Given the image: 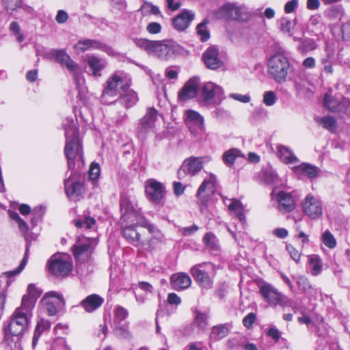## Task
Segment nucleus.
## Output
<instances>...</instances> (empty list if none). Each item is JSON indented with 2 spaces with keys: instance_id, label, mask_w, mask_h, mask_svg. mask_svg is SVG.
<instances>
[{
  "instance_id": "obj_48",
  "label": "nucleus",
  "mask_w": 350,
  "mask_h": 350,
  "mask_svg": "<svg viewBox=\"0 0 350 350\" xmlns=\"http://www.w3.org/2000/svg\"><path fill=\"white\" fill-rule=\"evenodd\" d=\"M51 327V323L48 320L40 319L36 323V326L35 328V332H37L42 335V334L46 331L49 330Z\"/></svg>"
},
{
  "instance_id": "obj_11",
  "label": "nucleus",
  "mask_w": 350,
  "mask_h": 350,
  "mask_svg": "<svg viewBox=\"0 0 350 350\" xmlns=\"http://www.w3.org/2000/svg\"><path fill=\"white\" fill-rule=\"evenodd\" d=\"M175 51V42L172 40H154L150 53L162 59L167 60Z\"/></svg>"
},
{
  "instance_id": "obj_41",
  "label": "nucleus",
  "mask_w": 350,
  "mask_h": 350,
  "mask_svg": "<svg viewBox=\"0 0 350 350\" xmlns=\"http://www.w3.org/2000/svg\"><path fill=\"white\" fill-rule=\"evenodd\" d=\"M194 314V323L202 329H205L208 325L207 314L198 310H196Z\"/></svg>"
},
{
  "instance_id": "obj_18",
  "label": "nucleus",
  "mask_w": 350,
  "mask_h": 350,
  "mask_svg": "<svg viewBox=\"0 0 350 350\" xmlns=\"http://www.w3.org/2000/svg\"><path fill=\"white\" fill-rule=\"evenodd\" d=\"M204 122V118L198 111L189 109L185 112V123L193 135L203 130Z\"/></svg>"
},
{
  "instance_id": "obj_27",
  "label": "nucleus",
  "mask_w": 350,
  "mask_h": 350,
  "mask_svg": "<svg viewBox=\"0 0 350 350\" xmlns=\"http://www.w3.org/2000/svg\"><path fill=\"white\" fill-rule=\"evenodd\" d=\"M159 115L158 111L154 107H148L144 116L140 119L139 125L142 129L148 130L154 126Z\"/></svg>"
},
{
  "instance_id": "obj_43",
  "label": "nucleus",
  "mask_w": 350,
  "mask_h": 350,
  "mask_svg": "<svg viewBox=\"0 0 350 350\" xmlns=\"http://www.w3.org/2000/svg\"><path fill=\"white\" fill-rule=\"evenodd\" d=\"M1 3L6 11L14 12L23 7V0H1Z\"/></svg>"
},
{
  "instance_id": "obj_20",
  "label": "nucleus",
  "mask_w": 350,
  "mask_h": 350,
  "mask_svg": "<svg viewBox=\"0 0 350 350\" xmlns=\"http://www.w3.org/2000/svg\"><path fill=\"white\" fill-rule=\"evenodd\" d=\"M217 16L227 21L239 20L241 18V8L232 3H227L219 8Z\"/></svg>"
},
{
  "instance_id": "obj_25",
  "label": "nucleus",
  "mask_w": 350,
  "mask_h": 350,
  "mask_svg": "<svg viewBox=\"0 0 350 350\" xmlns=\"http://www.w3.org/2000/svg\"><path fill=\"white\" fill-rule=\"evenodd\" d=\"M54 55L56 62L65 66L70 71L75 72L78 68L77 64L70 58L65 50H56Z\"/></svg>"
},
{
  "instance_id": "obj_38",
  "label": "nucleus",
  "mask_w": 350,
  "mask_h": 350,
  "mask_svg": "<svg viewBox=\"0 0 350 350\" xmlns=\"http://www.w3.org/2000/svg\"><path fill=\"white\" fill-rule=\"evenodd\" d=\"M309 264L311 267V274L314 276L318 275L322 271V260L318 255H311L309 256Z\"/></svg>"
},
{
  "instance_id": "obj_50",
  "label": "nucleus",
  "mask_w": 350,
  "mask_h": 350,
  "mask_svg": "<svg viewBox=\"0 0 350 350\" xmlns=\"http://www.w3.org/2000/svg\"><path fill=\"white\" fill-rule=\"evenodd\" d=\"M256 321V315L254 312H250L243 319V325L247 329H252L254 323Z\"/></svg>"
},
{
  "instance_id": "obj_54",
  "label": "nucleus",
  "mask_w": 350,
  "mask_h": 350,
  "mask_svg": "<svg viewBox=\"0 0 350 350\" xmlns=\"http://www.w3.org/2000/svg\"><path fill=\"white\" fill-rule=\"evenodd\" d=\"M292 23L291 21L287 18H283L280 22V29L284 33H288L289 36H292L291 33Z\"/></svg>"
},
{
  "instance_id": "obj_34",
  "label": "nucleus",
  "mask_w": 350,
  "mask_h": 350,
  "mask_svg": "<svg viewBox=\"0 0 350 350\" xmlns=\"http://www.w3.org/2000/svg\"><path fill=\"white\" fill-rule=\"evenodd\" d=\"M120 98L123 100L126 108H131L139 100L138 95L136 92L129 89L126 92H122L120 95Z\"/></svg>"
},
{
  "instance_id": "obj_14",
  "label": "nucleus",
  "mask_w": 350,
  "mask_h": 350,
  "mask_svg": "<svg viewBox=\"0 0 350 350\" xmlns=\"http://www.w3.org/2000/svg\"><path fill=\"white\" fill-rule=\"evenodd\" d=\"M204 157H190L184 160L180 168L178 171V176L181 178L186 174L194 176L203 167Z\"/></svg>"
},
{
  "instance_id": "obj_17",
  "label": "nucleus",
  "mask_w": 350,
  "mask_h": 350,
  "mask_svg": "<svg viewBox=\"0 0 350 350\" xmlns=\"http://www.w3.org/2000/svg\"><path fill=\"white\" fill-rule=\"evenodd\" d=\"M278 209L282 213L293 211L296 208V200L292 193L280 191L275 196Z\"/></svg>"
},
{
  "instance_id": "obj_45",
  "label": "nucleus",
  "mask_w": 350,
  "mask_h": 350,
  "mask_svg": "<svg viewBox=\"0 0 350 350\" xmlns=\"http://www.w3.org/2000/svg\"><path fill=\"white\" fill-rule=\"evenodd\" d=\"M136 46L150 53L154 40H150L146 38H135L133 40Z\"/></svg>"
},
{
  "instance_id": "obj_28",
  "label": "nucleus",
  "mask_w": 350,
  "mask_h": 350,
  "mask_svg": "<svg viewBox=\"0 0 350 350\" xmlns=\"http://www.w3.org/2000/svg\"><path fill=\"white\" fill-rule=\"evenodd\" d=\"M87 62L92 71V75L95 77H101L100 72L106 67L105 60L95 55H89Z\"/></svg>"
},
{
  "instance_id": "obj_46",
  "label": "nucleus",
  "mask_w": 350,
  "mask_h": 350,
  "mask_svg": "<svg viewBox=\"0 0 350 350\" xmlns=\"http://www.w3.org/2000/svg\"><path fill=\"white\" fill-rule=\"evenodd\" d=\"M42 302L45 304L49 316H55L57 313V306L62 303L53 300L42 301Z\"/></svg>"
},
{
  "instance_id": "obj_29",
  "label": "nucleus",
  "mask_w": 350,
  "mask_h": 350,
  "mask_svg": "<svg viewBox=\"0 0 350 350\" xmlns=\"http://www.w3.org/2000/svg\"><path fill=\"white\" fill-rule=\"evenodd\" d=\"M278 156L286 164L293 163L297 161L293 152L286 146L278 145L277 146Z\"/></svg>"
},
{
  "instance_id": "obj_30",
  "label": "nucleus",
  "mask_w": 350,
  "mask_h": 350,
  "mask_svg": "<svg viewBox=\"0 0 350 350\" xmlns=\"http://www.w3.org/2000/svg\"><path fill=\"white\" fill-rule=\"evenodd\" d=\"M316 122L322 126V127L332 133H335L337 131V120L332 116H326L322 118H317Z\"/></svg>"
},
{
  "instance_id": "obj_6",
  "label": "nucleus",
  "mask_w": 350,
  "mask_h": 350,
  "mask_svg": "<svg viewBox=\"0 0 350 350\" xmlns=\"http://www.w3.org/2000/svg\"><path fill=\"white\" fill-rule=\"evenodd\" d=\"M49 272L55 278H64L72 271L73 265L71 257L66 254H55L47 262Z\"/></svg>"
},
{
  "instance_id": "obj_59",
  "label": "nucleus",
  "mask_w": 350,
  "mask_h": 350,
  "mask_svg": "<svg viewBox=\"0 0 350 350\" xmlns=\"http://www.w3.org/2000/svg\"><path fill=\"white\" fill-rule=\"evenodd\" d=\"M167 301L170 305H178L181 302V299L175 293H170L167 295Z\"/></svg>"
},
{
  "instance_id": "obj_32",
  "label": "nucleus",
  "mask_w": 350,
  "mask_h": 350,
  "mask_svg": "<svg viewBox=\"0 0 350 350\" xmlns=\"http://www.w3.org/2000/svg\"><path fill=\"white\" fill-rule=\"evenodd\" d=\"M103 46L102 42L95 40L85 39L79 40L75 45V48L81 52H84L90 49H99Z\"/></svg>"
},
{
  "instance_id": "obj_60",
  "label": "nucleus",
  "mask_w": 350,
  "mask_h": 350,
  "mask_svg": "<svg viewBox=\"0 0 350 350\" xmlns=\"http://www.w3.org/2000/svg\"><path fill=\"white\" fill-rule=\"evenodd\" d=\"M298 0H291L288 1L284 5V12L286 14L292 13L297 7Z\"/></svg>"
},
{
  "instance_id": "obj_42",
  "label": "nucleus",
  "mask_w": 350,
  "mask_h": 350,
  "mask_svg": "<svg viewBox=\"0 0 350 350\" xmlns=\"http://www.w3.org/2000/svg\"><path fill=\"white\" fill-rule=\"evenodd\" d=\"M27 291L29 293V295H27L29 296L27 306L28 308L31 309V308H33L37 297L40 296V293L36 285L33 284H30L28 285Z\"/></svg>"
},
{
  "instance_id": "obj_35",
  "label": "nucleus",
  "mask_w": 350,
  "mask_h": 350,
  "mask_svg": "<svg viewBox=\"0 0 350 350\" xmlns=\"http://www.w3.org/2000/svg\"><path fill=\"white\" fill-rule=\"evenodd\" d=\"M217 88L218 87L211 82L205 83L202 88L201 92L203 101L208 103L212 100L215 96V91Z\"/></svg>"
},
{
  "instance_id": "obj_19",
  "label": "nucleus",
  "mask_w": 350,
  "mask_h": 350,
  "mask_svg": "<svg viewBox=\"0 0 350 350\" xmlns=\"http://www.w3.org/2000/svg\"><path fill=\"white\" fill-rule=\"evenodd\" d=\"M202 60L205 66L211 70H217L224 65L219 58V49L215 46H208L202 55Z\"/></svg>"
},
{
  "instance_id": "obj_24",
  "label": "nucleus",
  "mask_w": 350,
  "mask_h": 350,
  "mask_svg": "<svg viewBox=\"0 0 350 350\" xmlns=\"http://www.w3.org/2000/svg\"><path fill=\"white\" fill-rule=\"evenodd\" d=\"M104 298L98 294H91L81 300L79 306L88 313L98 309L104 304Z\"/></svg>"
},
{
  "instance_id": "obj_37",
  "label": "nucleus",
  "mask_w": 350,
  "mask_h": 350,
  "mask_svg": "<svg viewBox=\"0 0 350 350\" xmlns=\"http://www.w3.org/2000/svg\"><path fill=\"white\" fill-rule=\"evenodd\" d=\"M74 225L77 228H84L85 230H93L96 226V221L90 216L84 217L83 219H74Z\"/></svg>"
},
{
  "instance_id": "obj_16",
  "label": "nucleus",
  "mask_w": 350,
  "mask_h": 350,
  "mask_svg": "<svg viewBox=\"0 0 350 350\" xmlns=\"http://www.w3.org/2000/svg\"><path fill=\"white\" fill-rule=\"evenodd\" d=\"M145 193L150 201L159 204L164 197L165 187L161 183L150 178L146 181Z\"/></svg>"
},
{
  "instance_id": "obj_12",
  "label": "nucleus",
  "mask_w": 350,
  "mask_h": 350,
  "mask_svg": "<svg viewBox=\"0 0 350 350\" xmlns=\"http://www.w3.org/2000/svg\"><path fill=\"white\" fill-rule=\"evenodd\" d=\"M302 211L311 219H320L323 215L322 203L312 194H308L302 202Z\"/></svg>"
},
{
  "instance_id": "obj_63",
  "label": "nucleus",
  "mask_w": 350,
  "mask_h": 350,
  "mask_svg": "<svg viewBox=\"0 0 350 350\" xmlns=\"http://www.w3.org/2000/svg\"><path fill=\"white\" fill-rule=\"evenodd\" d=\"M166 2L167 8L173 12L178 10L181 6L180 1L167 0Z\"/></svg>"
},
{
  "instance_id": "obj_64",
  "label": "nucleus",
  "mask_w": 350,
  "mask_h": 350,
  "mask_svg": "<svg viewBox=\"0 0 350 350\" xmlns=\"http://www.w3.org/2000/svg\"><path fill=\"white\" fill-rule=\"evenodd\" d=\"M267 335L271 338H273L275 340V342H278L280 338V331L275 327H271L269 329L267 332Z\"/></svg>"
},
{
  "instance_id": "obj_8",
  "label": "nucleus",
  "mask_w": 350,
  "mask_h": 350,
  "mask_svg": "<svg viewBox=\"0 0 350 350\" xmlns=\"http://www.w3.org/2000/svg\"><path fill=\"white\" fill-rule=\"evenodd\" d=\"M141 226L146 229L151 237L148 238L145 234L144 241L142 243L140 246L143 247L145 250L150 252L157 250L164 242L165 236L163 233L154 224L148 221L142 222Z\"/></svg>"
},
{
  "instance_id": "obj_36",
  "label": "nucleus",
  "mask_w": 350,
  "mask_h": 350,
  "mask_svg": "<svg viewBox=\"0 0 350 350\" xmlns=\"http://www.w3.org/2000/svg\"><path fill=\"white\" fill-rule=\"evenodd\" d=\"M241 156V150L237 148H231L224 152L222 160L225 165L231 167L234 165L237 158Z\"/></svg>"
},
{
  "instance_id": "obj_22",
  "label": "nucleus",
  "mask_w": 350,
  "mask_h": 350,
  "mask_svg": "<svg viewBox=\"0 0 350 350\" xmlns=\"http://www.w3.org/2000/svg\"><path fill=\"white\" fill-rule=\"evenodd\" d=\"M191 279L185 272H178L171 275L170 283L172 289L180 291L188 288L191 284Z\"/></svg>"
},
{
  "instance_id": "obj_47",
  "label": "nucleus",
  "mask_w": 350,
  "mask_h": 350,
  "mask_svg": "<svg viewBox=\"0 0 350 350\" xmlns=\"http://www.w3.org/2000/svg\"><path fill=\"white\" fill-rule=\"evenodd\" d=\"M206 22H202L196 27L197 33L200 36L202 42H206L210 38L209 31L206 29Z\"/></svg>"
},
{
  "instance_id": "obj_9",
  "label": "nucleus",
  "mask_w": 350,
  "mask_h": 350,
  "mask_svg": "<svg viewBox=\"0 0 350 350\" xmlns=\"http://www.w3.org/2000/svg\"><path fill=\"white\" fill-rule=\"evenodd\" d=\"M256 284L259 293L270 306L275 307L282 304L283 295L272 284L263 280L258 281Z\"/></svg>"
},
{
  "instance_id": "obj_13",
  "label": "nucleus",
  "mask_w": 350,
  "mask_h": 350,
  "mask_svg": "<svg viewBox=\"0 0 350 350\" xmlns=\"http://www.w3.org/2000/svg\"><path fill=\"white\" fill-rule=\"evenodd\" d=\"M122 236L134 246H140L144 241L146 232L141 224L129 225L122 228Z\"/></svg>"
},
{
  "instance_id": "obj_56",
  "label": "nucleus",
  "mask_w": 350,
  "mask_h": 350,
  "mask_svg": "<svg viewBox=\"0 0 350 350\" xmlns=\"http://www.w3.org/2000/svg\"><path fill=\"white\" fill-rule=\"evenodd\" d=\"M52 298L54 299L53 301H56L57 302L64 301L62 296L55 291H49L46 293L42 297V301L51 300Z\"/></svg>"
},
{
  "instance_id": "obj_62",
  "label": "nucleus",
  "mask_w": 350,
  "mask_h": 350,
  "mask_svg": "<svg viewBox=\"0 0 350 350\" xmlns=\"http://www.w3.org/2000/svg\"><path fill=\"white\" fill-rule=\"evenodd\" d=\"M173 187H174V193L176 196H181L185 190V186H184L180 182H174Z\"/></svg>"
},
{
  "instance_id": "obj_4",
  "label": "nucleus",
  "mask_w": 350,
  "mask_h": 350,
  "mask_svg": "<svg viewBox=\"0 0 350 350\" xmlns=\"http://www.w3.org/2000/svg\"><path fill=\"white\" fill-rule=\"evenodd\" d=\"M132 85V79L126 74L116 71L111 74L106 81L101 98L114 97L118 94V86L122 92H126Z\"/></svg>"
},
{
  "instance_id": "obj_52",
  "label": "nucleus",
  "mask_w": 350,
  "mask_h": 350,
  "mask_svg": "<svg viewBox=\"0 0 350 350\" xmlns=\"http://www.w3.org/2000/svg\"><path fill=\"white\" fill-rule=\"evenodd\" d=\"M286 250L290 254L291 258L297 263L299 262L301 258V252H299L293 245L287 244L286 245Z\"/></svg>"
},
{
  "instance_id": "obj_57",
  "label": "nucleus",
  "mask_w": 350,
  "mask_h": 350,
  "mask_svg": "<svg viewBox=\"0 0 350 350\" xmlns=\"http://www.w3.org/2000/svg\"><path fill=\"white\" fill-rule=\"evenodd\" d=\"M161 25L157 22L150 23L147 27L146 30L150 34H157L161 31Z\"/></svg>"
},
{
  "instance_id": "obj_51",
  "label": "nucleus",
  "mask_w": 350,
  "mask_h": 350,
  "mask_svg": "<svg viewBox=\"0 0 350 350\" xmlns=\"http://www.w3.org/2000/svg\"><path fill=\"white\" fill-rule=\"evenodd\" d=\"M325 107L330 111L334 112L337 110V106L335 105L334 99L327 94H326L323 98Z\"/></svg>"
},
{
  "instance_id": "obj_3",
  "label": "nucleus",
  "mask_w": 350,
  "mask_h": 350,
  "mask_svg": "<svg viewBox=\"0 0 350 350\" xmlns=\"http://www.w3.org/2000/svg\"><path fill=\"white\" fill-rule=\"evenodd\" d=\"M196 284L202 289H210L213 286L216 269L213 264L208 262L193 265L189 271Z\"/></svg>"
},
{
  "instance_id": "obj_58",
  "label": "nucleus",
  "mask_w": 350,
  "mask_h": 350,
  "mask_svg": "<svg viewBox=\"0 0 350 350\" xmlns=\"http://www.w3.org/2000/svg\"><path fill=\"white\" fill-rule=\"evenodd\" d=\"M27 257L25 256H24V258L21 260L19 266L16 269L8 272V276L11 277V276H14V275H16L20 273L24 269L25 267L27 265Z\"/></svg>"
},
{
  "instance_id": "obj_44",
  "label": "nucleus",
  "mask_w": 350,
  "mask_h": 350,
  "mask_svg": "<svg viewBox=\"0 0 350 350\" xmlns=\"http://www.w3.org/2000/svg\"><path fill=\"white\" fill-rule=\"evenodd\" d=\"M322 241L328 248L333 249L336 245V239L328 230L323 234Z\"/></svg>"
},
{
  "instance_id": "obj_26",
  "label": "nucleus",
  "mask_w": 350,
  "mask_h": 350,
  "mask_svg": "<svg viewBox=\"0 0 350 350\" xmlns=\"http://www.w3.org/2000/svg\"><path fill=\"white\" fill-rule=\"evenodd\" d=\"M92 239L86 237H78L75 245L71 248L73 255L79 258L81 255L88 252L92 247Z\"/></svg>"
},
{
  "instance_id": "obj_55",
  "label": "nucleus",
  "mask_w": 350,
  "mask_h": 350,
  "mask_svg": "<svg viewBox=\"0 0 350 350\" xmlns=\"http://www.w3.org/2000/svg\"><path fill=\"white\" fill-rule=\"evenodd\" d=\"M215 236L211 232H206L204 237V243L210 248L215 249L216 247Z\"/></svg>"
},
{
  "instance_id": "obj_2",
  "label": "nucleus",
  "mask_w": 350,
  "mask_h": 350,
  "mask_svg": "<svg viewBox=\"0 0 350 350\" xmlns=\"http://www.w3.org/2000/svg\"><path fill=\"white\" fill-rule=\"evenodd\" d=\"M66 144L64 155L67 160L68 168L74 170L76 160L81 159L83 155V143L79 137V131L74 125H69L65 129Z\"/></svg>"
},
{
  "instance_id": "obj_31",
  "label": "nucleus",
  "mask_w": 350,
  "mask_h": 350,
  "mask_svg": "<svg viewBox=\"0 0 350 350\" xmlns=\"http://www.w3.org/2000/svg\"><path fill=\"white\" fill-rule=\"evenodd\" d=\"M294 172L297 174L306 175L309 178L317 176V167L309 163H303L294 167Z\"/></svg>"
},
{
  "instance_id": "obj_33",
  "label": "nucleus",
  "mask_w": 350,
  "mask_h": 350,
  "mask_svg": "<svg viewBox=\"0 0 350 350\" xmlns=\"http://www.w3.org/2000/svg\"><path fill=\"white\" fill-rule=\"evenodd\" d=\"M228 208L230 211H233L236 217L240 221H245L244 206L240 200L233 199L232 202L228 205Z\"/></svg>"
},
{
  "instance_id": "obj_53",
  "label": "nucleus",
  "mask_w": 350,
  "mask_h": 350,
  "mask_svg": "<svg viewBox=\"0 0 350 350\" xmlns=\"http://www.w3.org/2000/svg\"><path fill=\"white\" fill-rule=\"evenodd\" d=\"M276 101L275 94L273 91L265 92L263 96V103L267 106H272Z\"/></svg>"
},
{
  "instance_id": "obj_61",
  "label": "nucleus",
  "mask_w": 350,
  "mask_h": 350,
  "mask_svg": "<svg viewBox=\"0 0 350 350\" xmlns=\"http://www.w3.org/2000/svg\"><path fill=\"white\" fill-rule=\"evenodd\" d=\"M68 18V15L66 12L63 10H59L57 11V15L55 16V21L58 23H64L67 21Z\"/></svg>"
},
{
  "instance_id": "obj_39",
  "label": "nucleus",
  "mask_w": 350,
  "mask_h": 350,
  "mask_svg": "<svg viewBox=\"0 0 350 350\" xmlns=\"http://www.w3.org/2000/svg\"><path fill=\"white\" fill-rule=\"evenodd\" d=\"M229 332V328L227 324H220L215 325L212 328V336L215 340H219L226 337Z\"/></svg>"
},
{
  "instance_id": "obj_21",
  "label": "nucleus",
  "mask_w": 350,
  "mask_h": 350,
  "mask_svg": "<svg viewBox=\"0 0 350 350\" xmlns=\"http://www.w3.org/2000/svg\"><path fill=\"white\" fill-rule=\"evenodd\" d=\"M195 14L189 10L185 9L172 18V27L178 31L186 30L193 21Z\"/></svg>"
},
{
  "instance_id": "obj_10",
  "label": "nucleus",
  "mask_w": 350,
  "mask_h": 350,
  "mask_svg": "<svg viewBox=\"0 0 350 350\" xmlns=\"http://www.w3.org/2000/svg\"><path fill=\"white\" fill-rule=\"evenodd\" d=\"M217 185V176L212 173L209 174L208 178L203 180L196 194L198 202L200 205H206L210 197L215 193Z\"/></svg>"
},
{
  "instance_id": "obj_40",
  "label": "nucleus",
  "mask_w": 350,
  "mask_h": 350,
  "mask_svg": "<svg viewBox=\"0 0 350 350\" xmlns=\"http://www.w3.org/2000/svg\"><path fill=\"white\" fill-rule=\"evenodd\" d=\"M100 174V168L99 164L96 162H92L90 165L88 176L90 180L92 182L94 186H97Z\"/></svg>"
},
{
  "instance_id": "obj_5",
  "label": "nucleus",
  "mask_w": 350,
  "mask_h": 350,
  "mask_svg": "<svg viewBox=\"0 0 350 350\" xmlns=\"http://www.w3.org/2000/svg\"><path fill=\"white\" fill-rule=\"evenodd\" d=\"M268 72L276 83H283L286 81L290 63L286 57L282 53L272 55L268 61Z\"/></svg>"
},
{
  "instance_id": "obj_49",
  "label": "nucleus",
  "mask_w": 350,
  "mask_h": 350,
  "mask_svg": "<svg viewBox=\"0 0 350 350\" xmlns=\"http://www.w3.org/2000/svg\"><path fill=\"white\" fill-rule=\"evenodd\" d=\"M114 317L119 321H124L129 315L128 310L122 306H118L114 310Z\"/></svg>"
},
{
  "instance_id": "obj_7",
  "label": "nucleus",
  "mask_w": 350,
  "mask_h": 350,
  "mask_svg": "<svg viewBox=\"0 0 350 350\" xmlns=\"http://www.w3.org/2000/svg\"><path fill=\"white\" fill-rule=\"evenodd\" d=\"M64 187L67 198L75 202L83 199L87 191L85 179L72 174L64 179Z\"/></svg>"
},
{
  "instance_id": "obj_1",
  "label": "nucleus",
  "mask_w": 350,
  "mask_h": 350,
  "mask_svg": "<svg viewBox=\"0 0 350 350\" xmlns=\"http://www.w3.org/2000/svg\"><path fill=\"white\" fill-rule=\"evenodd\" d=\"M29 296L23 295L21 306L16 308L10 317L8 328L5 330L4 340L8 343L12 342V336H22L28 329L30 318L27 312Z\"/></svg>"
},
{
  "instance_id": "obj_15",
  "label": "nucleus",
  "mask_w": 350,
  "mask_h": 350,
  "mask_svg": "<svg viewBox=\"0 0 350 350\" xmlns=\"http://www.w3.org/2000/svg\"><path fill=\"white\" fill-rule=\"evenodd\" d=\"M200 80L198 77L188 79L178 92L177 98L180 101H187L196 98L198 94Z\"/></svg>"
},
{
  "instance_id": "obj_23",
  "label": "nucleus",
  "mask_w": 350,
  "mask_h": 350,
  "mask_svg": "<svg viewBox=\"0 0 350 350\" xmlns=\"http://www.w3.org/2000/svg\"><path fill=\"white\" fill-rule=\"evenodd\" d=\"M120 209L121 212L120 219L122 221H129V216H136L137 212L135 211L131 201L126 193H121L119 200Z\"/></svg>"
}]
</instances>
